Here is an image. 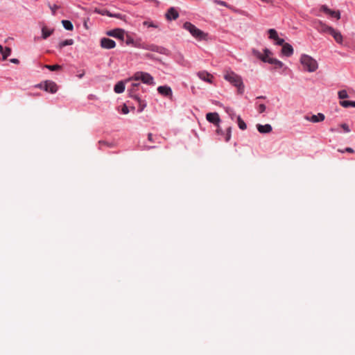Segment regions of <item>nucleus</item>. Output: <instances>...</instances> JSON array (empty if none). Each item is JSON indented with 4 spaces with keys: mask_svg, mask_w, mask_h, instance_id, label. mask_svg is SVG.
Segmentation results:
<instances>
[{
    "mask_svg": "<svg viewBox=\"0 0 355 355\" xmlns=\"http://www.w3.org/2000/svg\"><path fill=\"white\" fill-rule=\"evenodd\" d=\"M10 62L17 64L19 63V60L17 58H12L10 60Z\"/></svg>",
    "mask_w": 355,
    "mask_h": 355,
    "instance_id": "obj_43",
    "label": "nucleus"
},
{
    "mask_svg": "<svg viewBox=\"0 0 355 355\" xmlns=\"http://www.w3.org/2000/svg\"><path fill=\"white\" fill-rule=\"evenodd\" d=\"M73 44V40L72 39L66 40L64 41H62L58 44V48L62 49L65 46L72 45Z\"/></svg>",
    "mask_w": 355,
    "mask_h": 355,
    "instance_id": "obj_22",
    "label": "nucleus"
},
{
    "mask_svg": "<svg viewBox=\"0 0 355 355\" xmlns=\"http://www.w3.org/2000/svg\"><path fill=\"white\" fill-rule=\"evenodd\" d=\"M148 139L150 141H153V135L151 133L148 135Z\"/></svg>",
    "mask_w": 355,
    "mask_h": 355,
    "instance_id": "obj_45",
    "label": "nucleus"
},
{
    "mask_svg": "<svg viewBox=\"0 0 355 355\" xmlns=\"http://www.w3.org/2000/svg\"><path fill=\"white\" fill-rule=\"evenodd\" d=\"M321 10L326 14L329 15L332 17H336L337 19L340 18V14L339 11H334L328 8L326 6H322Z\"/></svg>",
    "mask_w": 355,
    "mask_h": 355,
    "instance_id": "obj_17",
    "label": "nucleus"
},
{
    "mask_svg": "<svg viewBox=\"0 0 355 355\" xmlns=\"http://www.w3.org/2000/svg\"><path fill=\"white\" fill-rule=\"evenodd\" d=\"M139 81L141 80L143 83L147 84L148 85H154V78L153 77L146 72L143 71H137L136 72L131 78H128L126 81Z\"/></svg>",
    "mask_w": 355,
    "mask_h": 355,
    "instance_id": "obj_3",
    "label": "nucleus"
},
{
    "mask_svg": "<svg viewBox=\"0 0 355 355\" xmlns=\"http://www.w3.org/2000/svg\"><path fill=\"white\" fill-rule=\"evenodd\" d=\"M224 78L237 87L238 92L242 94L244 92V85L242 78L233 71H227L224 75Z\"/></svg>",
    "mask_w": 355,
    "mask_h": 355,
    "instance_id": "obj_2",
    "label": "nucleus"
},
{
    "mask_svg": "<svg viewBox=\"0 0 355 355\" xmlns=\"http://www.w3.org/2000/svg\"><path fill=\"white\" fill-rule=\"evenodd\" d=\"M11 49L10 47H6L5 49H3V53H1L3 56V60H5L11 53Z\"/></svg>",
    "mask_w": 355,
    "mask_h": 355,
    "instance_id": "obj_28",
    "label": "nucleus"
},
{
    "mask_svg": "<svg viewBox=\"0 0 355 355\" xmlns=\"http://www.w3.org/2000/svg\"><path fill=\"white\" fill-rule=\"evenodd\" d=\"M340 127L343 129L345 132H350V129H349V128L347 124L342 123L340 125Z\"/></svg>",
    "mask_w": 355,
    "mask_h": 355,
    "instance_id": "obj_37",
    "label": "nucleus"
},
{
    "mask_svg": "<svg viewBox=\"0 0 355 355\" xmlns=\"http://www.w3.org/2000/svg\"><path fill=\"white\" fill-rule=\"evenodd\" d=\"M114 90L117 94H121L124 92L125 90V85L123 82L119 81L115 85Z\"/></svg>",
    "mask_w": 355,
    "mask_h": 355,
    "instance_id": "obj_21",
    "label": "nucleus"
},
{
    "mask_svg": "<svg viewBox=\"0 0 355 355\" xmlns=\"http://www.w3.org/2000/svg\"><path fill=\"white\" fill-rule=\"evenodd\" d=\"M338 151L340 152V153H343L344 152H347V153H353L354 152V150L352 148H349V147L346 148L344 150H338Z\"/></svg>",
    "mask_w": 355,
    "mask_h": 355,
    "instance_id": "obj_39",
    "label": "nucleus"
},
{
    "mask_svg": "<svg viewBox=\"0 0 355 355\" xmlns=\"http://www.w3.org/2000/svg\"><path fill=\"white\" fill-rule=\"evenodd\" d=\"M157 92L162 96L172 98L173 93L171 88L168 86H159L157 88Z\"/></svg>",
    "mask_w": 355,
    "mask_h": 355,
    "instance_id": "obj_10",
    "label": "nucleus"
},
{
    "mask_svg": "<svg viewBox=\"0 0 355 355\" xmlns=\"http://www.w3.org/2000/svg\"><path fill=\"white\" fill-rule=\"evenodd\" d=\"M338 97L340 99H344L348 98V94L346 90H340L338 93Z\"/></svg>",
    "mask_w": 355,
    "mask_h": 355,
    "instance_id": "obj_31",
    "label": "nucleus"
},
{
    "mask_svg": "<svg viewBox=\"0 0 355 355\" xmlns=\"http://www.w3.org/2000/svg\"><path fill=\"white\" fill-rule=\"evenodd\" d=\"M99 145H100V148H101L103 146H107V147H112V144H108L107 141H100L98 142Z\"/></svg>",
    "mask_w": 355,
    "mask_h": 355,
    "instance_id": "obj_36",
    "label": "nucleus"
},
{
    "mask_svg": "<svg viewBox=\"0 0 355 355\" xmlns=\"http://www.w3.org/2000/svg\"><path fill=\"white\" fill-rule=\"evenodd\" d=\"M324 119H325V116L322 113H318V114H313L311 116H305L306 120L311 121L312 123L321 122V121H323L324 120Z\"/></svg>",
    "mask_w": 355,
    "mask_h": 355,
    "instance_id": "obj_14",
    "label": "nucleus"
},
{
    "mask_svg": "<svg viewBox=\"0 0 355 355\" xmlns=\"http://www.w3.org/2000/svg\"><path fill=\"white\" fill-rule=\"evenodd\" d=\"M166 18L167 20H175L179 17L178 12L174 8H170L166 13Z\"/></svg>",
    "mask_w": 355,
    "mask_h": 355,
    "instance_id": "obj_16",
    "label": "nucleus"
},
{
    "mask_svg": "<svg viewBox=\"0 0 355 355\" xmlns=\"http://www.w3.org/2000/svg\"><path fill=\"white\" fill-rule=\"evenodd\" d=\"M315 28L321 33H327L329 34L333 27L329 26L322 21H318L316 24Z\"/></svg>",
    "mask_w": 355,
    "mask_h": 355,
    "instance_id": "obj_8",
    "label": "nucleus"
},
{
    "mask_svg": "<svg viewBox=\"0 0 355 355\" xmlns=\"http://www.w3.org/2000/svg\"><path fill=\"white\" fill-rule=\"evenodd\" d=\"M268 34H269V38L271 39V40H274L275 41L278 39V34H277V32L273 29V28H270L268 31Z\"/></svg>",
    "mask_w": 355,
    "mask_h": 355,
    "instance_id": "obj_25",
    "label": "nucleus"
},
{
    "mask_svg": "<svg viewBox=\"0 0 355 355\" xmlns=\"http://www.w3.org/2000/svg\"><path fill=\"white\" fill-rule=\"evenodd\" d=\"M258 110H259V113H262V112H263L266 110V105H265L264 104H260V105H259V109H258Z\"/></svg>",
    "mask_w": 355,
    "mask_h": 355,
    "instance_id": "obj_41",
    "label": "nucleus"
},
{
    "mask_svg": "<svg viewBox=\"0 0 355 355\" xmlns=\"http://www.w3.org/2000/svg\"><path fill=\"white\" fill-rule=\"evenodd\" d=\"M107 35L123 40L124 31L122 29L116 28L107 32Z\"/></svg>",
    "mask_w": 355,
    "mask_h": 355,
    "instance_id": "obj_12",
    "label": "nucleus"
},
{
    "mask_svg": "<svg viewBox=\"0 0 355 355\" xmlns=\"http://www.w3.org/2000/svg\"><path fill=\"white\" fill-rule=\"evenodd\" d=\"M44 67L51 71H58V70L61 69V68H62V67L59 64H54V65L46 64V65H44Z\"/></svg>",
    "mask_w": 355,
    "mask_h": 355,
    "instance_id": "obj_29",
    "label": "nucleus"
},
{
    "mask_svg": "<svg viewBox=\"0 0 355 355\" xmlns=\"http://www.w3.org/2000/svg\"><path fill=\"white\" fill-rule=\"evenodd\" d=\"M340 104L344 107H348L349 106L355 107V101H343L340 102Z\"/></svg>",
    "mask_w": 355,
    "mask_h": 355,
    "instance_id": "obj_27",
    "label": "nucleus"
},
{
    "mask_svg": "<svg viewBox=\"0 0 355 355\" xmlns=\"http://www.w3.org/2000/svg\"><path fill=\"white\" fill-rule=\"evenodd\" d=\"M257 98H260V99L265 98V96H261L257 97Z\"/></svg>",
    "mask_w": 355,
    "mask_h": 355,
    "instance_id": "obj_47",
    "label": "nucleus"
},
{
    "mask_svg": "<svg viewBox=\"0 0 355 355\" xmlns=\"http://www.w3.org/2000/svg\"><path fill=\"white\" fill-rule=\"evenodd\" d=\"M275 42H276V44H277V45H281V46H283V45H284V44H286V43L284 42V39H282V38H279V37H278V39H277V40H275Z\"/></svg>",
    "mask_w": 355,
    "mask_h": 355,
    "instance_id": "obj_38",
    "label": "nucleus"
},
{
    "mask_svg": "<svg viewBox=\"0 0 355 355\" xmlns=\"http://www.w3.org/2000/svg\"><path fill=\"white\" fill-rule=\"evenodd\" d=\"M329 35H331L338 44H343V37L339 31L333 28Z\"/></svg>",
    "mask_w": 355,
    "mask_h": 355,
    "instance_id": "obj_11",
    "label": "nucleus"
},
{
    "mask_svg": "<svg viewBox=\"0 0 355 355\" xmlns=\"http://www.w3.org/2000/svg\"><path fill=\"white\" fill-rule=\"evenodd\" d=\"M231 138V127L227 128V133L225 137V141H229Z\"/></svg>",
    "mask_w": 355,
    "mask_h": 355,
    "instance_id": "obj_33",
    "label": "nucleus"
},
{
    "mask_svg": "<svg viewBox=\"0 0 355 355\" xmlns=\"http://www.w3.org/2000/svg\"><path fill=\"white\" fill-rule=\"evenodd\" d=\"M110 17H116V18H118V19H125V16L122 15L120 13H112V16Z\"/></svg>",
    "mask_w": 355,
    "mask_h": 355,
    "instance_id": "obj_35",
    "label": "nucleus"
},
{
    "mask_svg": "<svg viewBox=\"0 0 355 355\" xmlns=\"http://www.w3.org/2000/svg\"><path fill=\"white\" fill-rule=\"evenodd\" d=\"M3 46L1 45H0V52L1 53H3Z\"/></svg>",
    "mask_w": 355,
    "mask_h": 355,
    "instance_id": "obj_46",
    "label": "nucleus"
},
{
    "mask_svg": "<svg viewBox=\"0 0 355 355\" xmlns=\"http://www.w3.org/2000/svg\"><path fill=\"white\" fill-rule=\"evenodd\" d=\"M257 128L260 133H269L272 130V126L270 124H266V125L257 124Z\"/></svg>",
    "mask_w": 355,
    "mask_h": 355,
    "instance_id": "obj_19",
    "label": "nucleus"
},
{
    "mask_svg": "<svg viewBox=\"0 0 355 355\" xmlns=\"http://www.w3.org/2000/svg\"><path fill=\"white\" fill-rule=\"evenodd\" d=\"M300 62L304 69L309 72H313L316 71L318 67L317 61L310 55L306 54L301 56Z\"/></svg>",
    "mask_w": 355,
    "mask_h": 355,
    "instance_id": "obj_4",
    "label": "nucleus"
},
{
    "mask_svg": "<svg viewBox=\"0 0 355 355\" xmlns=\"http://www.w3.org/2000/svg\"><path fill=\"white\" fill-rule=\"evenodd\" d=\"M50 8L52 11L53 15L55 14L56 10L59 8V6L57 5L50 6Z\"/></svg>",
    "mask_w": 355,
    "mask_h": 355,
    "instance_id": "obj_40",
    "label": "nucleus"
},
{
    "mask_svg": "<svg viewBox=\"0 0 355 355\" xmlns=\"http://www.w3.org/2000/svg\"><path fill=\"white\" fill-rule=\"evenodd\" d=\"M237 123L241 130H244L247 128L245 123L243 121L240 116H237Z\"/></svg>",
    "mask_w": 355,
    "mask_h": 355,
    "instance_id": "obj_26",
    "label": "nucleus"
},
{
    "mask_svg": "<svg viewBox=\"0 0 355 355\" xmlns=\"http://www.w3.org/2000/svg\"><path fill=\"white\" fill-rule=\"evenodd\" d=\"M197 76L202 80L209 83H211L212 79L214 78V76L211 73H208L206 71H201L198 72Z\"/></svg>",
    "mask_w": 355,
    "mask_h": 355,
    "instance_id": "obj_9",
    "label": "nucleus"
},
{
    "mask_svg": "<svg viewBox=\"0 0 355 355\" xmlns=\"http://www.w3.org/2000/svg\"><path fill=\"white\" fill-rule=\"evenodd\" d=\"M214 2L218 5H220V6H225V7H227V8H230V6H228V4L223 1H221V0H214Z\"/></svg>",
    "mask_w": 355,
    "mask_h": 355,
    "instance_id": "obj_34",
    "label": "nucleus"
},
{
    "mask_svg": "<svg viewBox=\"0 0 355 355\" xmlns=\"http://www.w3.org/2000/svg\"><path fill=\"white\" fill-rule=\"evenodd\" d=\"M54 29H49L46 26L42 28V37L44 40L47 39L50 35L53 34Z\"/></svg>",
    "mask_w": 355,
    "mask_h": 355,
    "instance_id": "obj_20",
    "label": "nucleus"
},
{
    "mask_svg": "<svg viewBox=\"0 0 355 355\" xmlns=\"http://www.w3.org/2000/svg\"><path fill=\"white\" fill-rule=\"evenodd\" d=\"M122 113L124 114H127L128 112H129V109L128 107L126 106V105H123V107H122Z\"/></svg>",
    "mask_w": 355,
    "mask_h": 355,
    "instance_id": "obj_42",
    "label": "nucleus"
},
{
    "mask_svg": "<svg viewBox=\"0 0 355 355\" xmlns=\"http://www.w3.org/2000/svg\"><path fill=\"white\" fill-rule=\"evenodd\" d=\"M282 53L287 57H290L293 53V49L291 44L286 43L283 45Z\"/></svg>",
    "mask_w": 355,
    "mask_h": 355,
    "instance_id": "obj_18",
    "label": "nucleus"
},
{
    "mask_svg": "<svg viewBox=\"0 0 355 355\" xmlns=\"http://www.w3.org/2000/svg\"><path fill=\"white\" fill-rule=\"evenodd\" d=\"M143 25L147 27L157 28L158 26L152 21H145L143 22Z\"/></svg>",
    "mask_w": 355,
    "mask_h": 355,
    "instance_id": "obj_32",
    "label": "nucleus"
},
{
    "mask_svg": "<svg viewBox=\"0 0 355 355\" xmlns=\"http://www.w3.org/2000/svg\"><path fill=\"white\" fill-rule=\"evenodd\" d=\"M37 87L44 89L46 92L55 94L58 91V85L52 80H46L39 84Z\"/></svg>",
    "mask_w": 355,
    "mask_h": 355,
    "instance_id": "obj_6",
    "label": "nucleus"
},
{
    "mask_svg": "<svg viewBox=\"0 0 355 355\" xmlns=\"http://www.w3.org/2000/svg\"><path fill=\"white\" fill-rule=\"evenodd\" d=\"M62 24L66 30L72 31L73 28L72 23L69 20H62Z\"/></svg>",
    "mask_w": 355,
    "mask_h": 355,
    "instance_id": "obj_24",
    "label": "nucleus"
},
{
    "mask_svg": "<svg viewBox=\"0 0 355 355\" xmlns=\"http://www.w3.org/2000/svg\"><path fill=\"white\" fill-rule=\"evenodd\" d=\"M183 26L196 38L202 39L204 37V33L191 23L185 22Z\"/></svg>",
    "mask_w": 355,
    "mask_h": 355,
    "instance_id": "obj_5",
    "label": "nucleus"
},
{
    "mask_svg": "<svg viewBox=\"0 0 355 355\" xmlns=\"http://www.w3.org/2000/svg\"><path fill=\"white\" fill-rule=\"evenodd\" d=\"M206 119L209 122L212 123L215 125H218L220 121L219 115L216 112L207 113L206 115Z\"/></svg>",
    "mask_w": 355,
    "mask_h": 355,
    "instance_id": "obj_13",
    "label": "nucleus"
},
{
    "mask_svg": "<svg viewBox=\"0 0 355 355\" xmlns=\"http://www.w3.org/2000/svg\"><path fill=\"white\" fill-rule=\"evenodd\" d=\"M95 12L98 13V14H101L102 15H107L108 17H111L112 16V12H110V11H108L107 10H98V9H96Z\"/></svg>",
    "mask_w": 355,
    "mask_h": 355,
    "instance_id": "obj_30",
    "label": "nucleus"
},
{
    "mask_svg": "<svg viewBox=\"0 0 355 355\" xmlns=\"http://www.w3.org/2000/svg\"><path fill=\"white\" fill-rule=\"evenodd\" d=\"M135 99L137 101L139 104L138 112H141L146 107V103L144 101L140 99L139 97H137Z\"/></svg>",
    "mask_w": 355,
    "mask_h": 355,
    "instance_id": "obj_23",
    "label": "nucleus"
},
{
    "mask_svg": "<svg viewBox=\"0 0 355 355\" xmlns=\"http://www.w3.org/2000/svg\"><path fill=\"white\" fill-rule=\"evenodd\" d=\"M141 87L140 83H132L131 84L130 88L128 89L129 95L130 97L136 98L137 97H139L137 94V92L139 90V87Z\"/></svg>",
    "mask_w": 355,
    "mask_h": 355,
    "instance_id": "obj_15",
    "label": "nucleus"
},
{
    "mask_svg": "<svg viewBox=\"0 0 355 355\" xmlns=\"http://www.w3.org/2000/svg\"><path fill=\"white\" fill-rule=\"evenodd\" d=\"M85 73V71H84V70H82V71H81V72H80V73L77 74V76H78V78H82L84 76Z\"/></svg>",
    "mask_w": 355,
    "mask_h": 355,
    "instance_id": "obj_44",
    "label": "nucleus"
},
{
    "mask_svg": "<svg viewBox=\"0 0 355 355\" xmlns=\"http://www.w3.org/2000/svg\"><path fill=\"white\" fill-rule=\"evenodd\" d=\"M264 53H261L259 51L253 49L252 53L254 56L259 58L264 62H268L271 64H274L276 68H282L284 65L283 62L277 59L270 58V55L272 54L271 51L268 49L263 50Z\"/></svg>",
    "mask_w": 355,
    "mask_h": 355,
    "instance_id": "obj_1",
    "label": "nucleus"
},
{
    "mask_svg": "<svg viewBox=\"0 0 355 355\" xmlns=\"http://www.w3.org/2000/svg\"><path fill=\"white\" fill-rule=\"evenodd\" d=\"M115 46V42L110 38L103 37L101 40V46L103 49H111L114 48Z\"/></svg>",
    "mask_w": 355,
    "mask_h": 355,
    "instance_id": "obj_7",
    "label": "nucleus"
}]
</instances>
